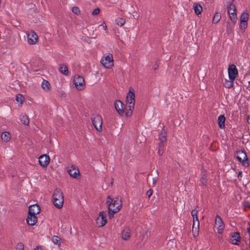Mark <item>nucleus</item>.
<instances>
[{
  "label": "nucleus",
  "instance_id": "41",
  "mask_svg": "<svg viewBox=\"0 0 250 250\" xmlns=\"http://www.w3.org/2000/svg\"><path fill=\"white\" fill-rule=\"evenodd\" d=\"M159 147V150L158 151V154L160 156H162L164 153V151H163V150L162 149V147Z\"/></svg>",
  "mask_w": 250,
  "mask_h": 250
},
{
  "label": "nucleus",
  "instance_id": "16",
  "mask_svg": "<svg viewBox=\"0 0 250 250\" xmlns=\"http://www.w3.org/2000/svg\"><path fill=\"white\" fill-rule=\"evenodd\" d=\"M41 211V208L37 204L30 205L29 207L28 213L33 215H37Z\"/></svg>",
  "mask_w": 250,
  "mask_h": 250
},
{
  "label": "nucleus",
  "instance_id": "46",
  "mask_svg": "<svg viewBox=\"0 0 250 250\" xmlns=\"http://www.w3.org/2000/svg\"><path fill=\"white\" fill-rule=\"evenodd\" d=\"M248 123L250 124V115L247 118Z\"/></svg>",
  "mask_w": 250,
  "mask_h": 250
},
{
  "label": "nucleus",
  "instance_id": "37",
  "mask_svg": "<svg viewBox=\"0 0 250 250\" xmlns=\"http://www.w3.org/2000/svg\"><path fill=\"white\" fill-rule=\"evenodd\" d=\"M17 250H24V245L22 243H20L17 244L16 246Z\"/></svg>",
  "mask_w": 250,
  "mask_h": 250
},
{
  "label": "nucleus",
  "instance_id": "44",
  "mask_svg": "<svg viewBox=\"0 0 250 250\" xmlns=\"http://www.w3.org/2000/svg\"><path fill=\"white\" fill-rule=\"evenodd\" d=\"M100 26L102 27L103 28V29L104 30H106V29H107V26H106V25L105 24V23L104 22L102 24H101Z\"/></svg>",
  "mask_w": 250,
  "mask_h": 250
},
{
  "label": "nucleus",
  "instance_id": "15",
  "mask_svg": "<svg viewBox=\"0 0 250 250\" xmlns=\"http://www.w3.org/2000/svg\"><path fill=\"white\" fill-rule=\"evenodd\" d=\"M68 172L70 176L74 178H78L80 175L79 169L74 166H72L68 169Z\"/></svg>",
  "mask_w": 250,
  "mask_h": 250
},
{
  "label": "nucleus",
  "instance_id": "26",
  "mask_svg": "<svg viewBox=\"0 0 250 250\" xmlns=\"http://www.w3.org/2000/svg\"><path fill=\"white\" fill-rule=\"evenodd\" d=\"M221 18V13L218 12H215L212 19V23L214 24H216L220 21Z\"/></svg>",
  "mask_w": 250,
  "mask_h": 250
},
{
  "label": "nucleus",
  "instance_id": "1",
  "mask_svg": "<svg viewBox=\"0 0 250 250\" xmlns=\"http://www.w3.org/2000/svg\"><path fill=\"white\" fill-rule=\"evenodd\" d=\"M135 97L134 89L132 87H130L126 98L125 116L126 117H130L132 115L134 108Z\"/></svg>",
  "mask_w": 250,
  "mask_h": 250
},
{
  "label": "nucleus",
  "instance_id": "4",
  "mask_svg": "<svg viewBox=\"0 0 250 250\" xmlns=\"http://www.w3.org/2000/svg\"><path fill=\"white\" fill-rule=\"evenodd\" d=\"M100 62L104 68L112 69L114 66V59L112 54L110 53L104 54L101 59Z\"/></svg>",
  "mask_w": 250,
  "mask_h": 250
},
{
  "label": "nucleus",
  "instance_id": "24",
  "mask_svg": "<svg viewBox=\"0 0 250 250\" xmlns=\"http://www.w3.org/2000/svg\"><path fill=\"white\" fill-rule=\"evenodd\" d=\"M60 72L65 76L68 75V70L67 66L64 64H60L59 66Z\"/></svg>",
  "mask_w": 250,
  "mask_h": 250
},
{
  "label": "nucleus",
  "instance_id": "34",
  "mask_svg": "<svg viewBox=\"0 0 250 250\" xmlns=\"http://www.w3.org/2000/svg\"><path fill=\"white\" fill-rule=\"evenodd\" d=\"M24 101V97L21 94H17L16 96V101L21 104Z\"/></svg>",
  "mask_w": 250,
  "mask_h": 250
},
{
  "label": "nucleus",
  "instance_id": "30",
  "mask_svg": "<svg viewBox=\"0 0 250 250\" xmlns=\"http://www.w3.org/2000/svg\"><path fill=\"white\" fill-rule=\"evenodd\" d=\"M199 211V207L198 206H196L195 208L191 211V215L192 216L193 219H198V212Z\"/></svg>",
  "mask_w": 250,
  "mask_h": 250
},
{
  "label": "nucleus",
  "instance_id": "33",
  "mask_svg": "<svg viewBox=\"0 0 250 250\" xmlns=\"http://www.w3.org/2000/svg\"><path fill=\"white\" fill-rule=\"evenodd\" d=\"M193 226H192V229H199V221L198 218V219H193Z\"/></svg>",
  "mask_w": 250,
  "mask_h": 250
},
{
  "label": "nucleus",
  "instance_id": "18",
  "mask_svg": "<svg viewBox=\"0 0 250 250\" xmlns=\"http://www.w3.org/2000/svg\"><path fill=\"white\" fill-rule=\"evenodd\" d=\"M41 87L44 92L47 93L50 92L51 90V84L48 81L44 79L42 81Z\"/></svg>",
  "mask_w": 250,
  "mask_h": 250
},
{
  "label": "nucleus",
  "instance_id": "36",
  "mask_svg": "<svg viewBox=\"0 0 250 250\" xmlns=\"http://www.w3.org/2000/svg\"><path fill=\"white\" fill-rule=\"evenodd\" d=\"M72 11L74 14L76 15H79L80 14V10L78 7L74 6L72 7Z\"/></svg>",
  "mask_w": 250,
  "mask_h": 250
},
{
  "label": "nucleus",
  "instance_id": "8",
  "mask_svg": "<svg viewBox=\"0 0 250 250\" xmlns=\"http://www.w3.org/2000/svg\"><path fill=\"white\" fill-rule=\"evenodd\" d=\"M228 12L230 20L233 23L237 21L236 8L234 4L226 5Z\"/></svg>",
  "mask_w": 250,
  "mask_h": 250
},
{
  "label": "nucleus",
  "instance_id": "2",
  "mask_svg": "<svg viewBox=\"0 0 250 250\" xmlns=\"http://www.w3.org/2000/svg\"><path fill=\"white\" fill-rule=\"evenodd\" d=\"M106 205L108 210L112 211L113 213L118 212L122 208V201L119 197H111L109 196L107 197Z\"/></svg>",
  "mask_w": 250,
  "mask_h": 250
},
{
  "label": "nucleus",
  "instance_id": "10",
  "mask_svg": "<svg viewBox=\"0 0 250 250\" xmlns=\"http://www.w3.org/2000/svg\"><path fill=\"white\" fill-rule=\"evenodd\" d=\"M215 226L219 234H222L225 229V224L221 217L217 215L215 219Z\"/></svg>",
  "mask_w": 250,
  "mask_h": 250
},
{
  "label": "nucleus",
  "instance_id": "21",
  "mask_svg": "<svg viewBox=\"0 0 250 250\" xmlns=\"http://www.w3.org/2000/svg\"><path fill=\"white\" fill-rule=\"evenodd\" d=\"M240 239V234L238 232L234 233L230 238V242L233 245H237Z\"/></svg>",
  "mask_w": 250,
  "mask_h": 250
},
{
  "label": "nucleus",
  "instance_id": "20",
  "mask_svg": "<svg viewBox=\"0 0 250 250\" xmlns=\"http://www.w3.org/2000/svg\"><path fill=\"white\" fill-rule=\"evenodd\" d=\"M130 230L127 227L123 229L121 232V237L124 240H127L130 237Z\"/></svg>",
  "mask_w": 250,
  "mask_h": 250
},
{
  "label": "nucleus",
  "instance_id": "35",
  "mask_svg": "<svg viewBox=\"0 0 250 250\" xmlns=\"http://www.w3.org/2000/svg\"><path fill=\"white\" fill-rule=\"evenodd\" d=\"M248 26V22H243L242 21H240V28L241 30H244L247 28Z\"/></svg>",
  "mask_w": 250,
  "mask_h": 250
},
{
  "label": "nucleus",
  "instance_id": "43",
  "mask_svg": "<svg viewBox=\"0 0 250 250\" xmlns=\"http://www.w3.org/2000/svg\"><path fill=\"white\" fill-rule=\"evenodd\" d=\"M112 211L108 210V215L110 219H112L113 217L114 214Z\"/></svg>",
  "mask_w": 250,
  "mask_h": 250
},
{
  "label": "nucleus",
  "instance_id": "5",
  "mask_svg": "<svg viewBox=\"0 0 250 250\" xmlns=\"http://www.w3.org/2000/svg\"><path fill=\"white\" fill-rule=\"evenodd\" d=\"M27 42L30 45L35 44L38 42V36L33 30L26 32Z\"/></svg>",
  "mask_w": 250,
  "mask_h": 250
},
{
  "label": "nucleus",
  "instance_id": "49",
  "mask_svg": "<svg viewBox=\"0 0 250 250\" xmlns=\"http://www.w3.org/2000/svg\"><path fill=\"white\" fill-rule=\"evenodd\" d=\"M245 206H247V207L249 206V204H248V203H245Z\"/></svg>",
  "mask_w": 250,
  "mask_h": 250
},
{
  "label": "nucleus",
  "instance_id": "47",
  "mask_svg": "<svg viewBox=\"0 0 250 250\" xmlns=\"http://www.w3.org/2000/svg\"><path fill=\"white\" fill-rule=\"evenodd\" d=\"M202 183L203 185H206V182L205 181L204 177H203V180L202 181Z\"/></svg>",
  "mask_w": 250,
  "mask_h": 250
},
{
  "label": "nucleus",
  "instance_id": "12",
  "mask_svg": "<svg viewBox=\"0 0 250 250\" xmlns=\"http://www.w3.org/2000/svg\"><path fill=\"white\" fill-rule=\"evenodd\" d=\"M228 71L229 79L235 80L238 75V70L236 66L233 64L229 65Z\"/></svg>",
  "mask_w": 250,
  "mask_h": 250
},
{
  "label": "nucleus",
  "instance_id": "27",
  "mask_svg": "<svg viewBox=\"0 0 250 250\" xmlns=\"http://www.w3.org/2000/svg\"><path fill=\"white\" fill-rule=\"evenodd\" d=\"M235 80H227L225 81L224 85L226 88H230L234 85V81Z\"/></svg>",
  "mask_w": 250,
  "mask_h": 250
},
{
  "label": "nucleus",
  "instance_id": "40",
  "mask_svg": "<svg viewBox=\"0 0 250 250\" xmlns=\"http://www.w3.org/2000/svg\"><path fill=\"white\" fill-rule=\"evenodd\" d=\"M153 193V191L151 189H149L146 192V195H147L148 198H149L152 195Z\"/></svg>",
  "mask_w": 250,
  "mask_h": 250
},
{
  "label": "nucleus",
  "instance_id": "17",
  "mask_svg": "<svg viewBox=\"0 0 250 250\" xmlns=\"http://www.w3.org/2000/svg\"><path fill=\"white\" fill-rule=\"evenodd\" d=\"M37 221L38 218L36 215L28 213L26 219V222L29 226H34L37 223Z\"/></svg>",
  "mask_w": 250,
  "mask_h": 250
},
{
  "label": "nucleus",
  "instance_id": "7",
  "mask_svg": "<svg viewBox=\"0 0 250 250\" xmlns=\"http://www.w3.org/2000/svg\"><path fill=\"white\" fill-rule=\"evenodd\" d=\"M95 128L99 132L102 131L103 119L99 115H95L92 119Z\"/></svg>",
  "mask_w": 250,
  "mask_h": 250
},
{
  "label": "nucleus",
  "instance_id": "32",
  "mask_svg": "<svg viewBox=\"0 0 250 250\" xmlns=\"http://www.w3.org/2000/svg\"><path fill=\"white\" fill-rule=\"evenodd\" d=\"M125 22V20L122 18H118L116 19V24L120 26H122Z\"/></svg>",
  "mask_w": 250,
  "mask_h": 250
},
{
  "label": "nucleus",
  "instance_id": "11",
  "mask_svg": "<svg viewBox=\"0 0 250 250\" xmlns=\"http://www.w3.org/2000/svg\"><path fill=\"white\" fill-rule=\"evenodd\" d=\"M106 213L105 211L99 212V216L96 218V222L98 227H102L106 224Z\"/></svg>",
  "mask_w": 250,
  "mask_h": 250
},
{
  "label": "nucleus",
  "instance_id": "14",
  "mask_svg": "<svg viewBox=\"0 0 250 250\" xmlns=\"http://www.w3.org/2000/svg\"><path fill=\"white\" fill-rule=\"evenodd\" d=\"M123 104L119 100H117L114 103V106L117 112L120 114H123L124 111L125 112V109L123 108Z\"/></svg>",
  "mask_w": 250,
  "mask_h": 250
},
{
  "label": "nucleus",
  "instance_id": "28",
  "mask_svg": "<svg viewBox=\"0 0 250 250\" xmlns=\"http://www.w3.org/2000/svg\"><path fill=\"white\" fill-rule=\"evenodd\" d=\"M249 15L248 13L247 12H243L241 17L240 21H242L243 22H247L249 20Z\"/></svg>",
  "mask_w": 250,
  "mask_h": 250
},
{
  "label": "nucleus",
  "instance_id": "42",
  "mask_svg": "<svg viewBox=\"0 0 250 250\" xmlns=\"http://www.w3.org/2000/svg\"><path fill=\"white\" fill-rule=\"evenodd\" d=\"M226 2V5H230V4H233V2L234 1V0H225Z\"/></svg>",
  "mask_w": 250,
  "mask_h": 250
},
{
  "label": "nucleus",
  "instance_id": "38",
  "mask_svg": "<svg viewBox=\"0 0 250 250\" xmlns=\"http://www.w3.org/2000/svg\"><path fill=\"white\" fill-rule=\"evenodd\" d=\"M199 230V229H192L193 235L194 237H196L198 235Z\"/></svg>",
  "mask_w": 250,
  "mask_h": 250
},
{
  "label": "nucleus",
  "instance_id": "13",
  "mask_svg": "<svg viewBox=\"0 0 250 250\" xmlns=\"http://www.w3.org/2000/svg\"><path fill=\"white\" fill-rule=\"evenodd\" d=\"M50 161V157L47 154L42 155L39 157V164L43 168L48 166Z\"/></svg>",
  "mask_w": 250,
  "mask_h": 250
},
{
  "label": "nucleus",
  "instance_id": "39",
  "mask_svg": "<svg viewBox=\"0 0 250 250\" xmlns=\"http://www.w3.org/2000/svg\"><path fill=\"white\" fill-rule=\"evenodd\" d=\"M100 9L98 8H95L93 11H92V15H98L100 12Z\"/></svg>",
  "mask_w": 250,
  "mask_h": 250
},
{
  "label": "nucleus",
  "instance_id": "23",
  "mask_svg": "<svg viewBox=\"0 0 250 250\" xmlns=\"http://www.w3.org/2000/svg\"><path fill=\"white\" fill-rule=\"evenodd\" d=\"M193 8L195 13L198 15L200 14L203 11L202 6L198 3H194L193 5Z\"/></svg>",
  "mask_w": 250,
  "mask_h": 250
},
{
  "label": "nucleus",
  "instance_id": "29",
  "mask_svg": "<svg viewBox=\"0 0 250 250\" xmlns=\"http://www.w3.org/2000/svg\"><path fill=\"white\" fill-rule=\"evenodd\" d=\"M20 120L21 122L25 125H28L29 121L28 117L25 115H22L20 117Z\"/></svg>",
  "mask_w": 250,
  "mask_h": 250
},
{
  "label": "nucleus",
  "instance_id": "48",
  "mask_svg": "<svg viewBox=\"0 0 250 250\" xmlns=\"http://www.w3.org/2000/svg\"><path fill=\"white\" fill-rule=\"evenodd\" d=\"M156 182V179H153V184H155Z\"/></svg>",
  "mask_w": 250,
  "mask_h": 250
},
{
  "label": "nucleus",
  "instance_id": "9",
  "mask_svg": "<svg viewBox=\"0 0 250 250\" xmlns=\"http://www.w3.org/2000/svg\"><path fill=\"white\" fill-rule=\"evenodd\" d=\"M237 158L239 161L242 163V165L248 167L249 166L248 159L246 153L243 150H239L237 151Z\"/></svg>",
  "mask_w": 250,
  "mask_h": 250
},
{
  "label": "nucleus",
  "instance_id": "22",
  "mask_svg": "<svg viewBox=\"0 0 250 250\" xmlns=\"http://www.w3.org/2000/svg\"><path fill=\"white\" fill-rule=\"evenodd\" d=\"M226 118L223 115H220L218 118V124L220 128L223 129L225 126Z\"/></svg>",
  "mask_w": 250,
  "mask_h": 250
},
{
  "label": "nucleus",
  "instance_id": "6",
  "mask_svg": "<svg viewBox=\"0 0 250 250\" xmlns=\"http://www.w3.org/2000/svg\"><path fill=\"white\" fill-rule=\"evenodd\" d=\"M73 83L75 87L79 90L84 89L85 82L83 78L79 75H75L74 76Z\"/></svg>",
  "mask_w": 250,
  "mask_h": 250
},
{
  "label": "nucleus",
  "instance_id": "3",
  "mask_svg": "<svg viewBox=\"0 0 250 250\" xmlns=\"http://www.w3.org/2000/svg\"><path fill=\"white\" fill-rule=\"evenodd\" d=\"M52 202L56 208H62L64 203V197L60 189L57 188L54 191L52 195Z\"/></svg>",
  "mask_w": 250,
  "mask_h": 250
},
{
  "label": "nucleus",
  "instance_id": "31",
  "mask_svg": "<svg viewBox=\"0 0 250 250\" xmlns=\"http://www.w3.org/2000/svg\"><path fill=\"white\" fill-rule=\"evenodd\" d=\"M53 242L54 244L60 246L62 244V241L60 237L58 236L54 235L53 237Z\"/></svg>",
  "mask_w": 250,
  "mask_h": 250
},
{
  "label": "nucleus",
  "instance_id": "25",
  "mask_svg": "<svg viewBox=\"0 0 250 250\" xmlns=\"http://www.w3.org/2000/svg\"><path fill=\"white\" fill-rule=\"evenodd\" d=\"M1 138L3 141L7 142L10 140L11 135L8 132L5 131L2 133Z\"/></svg>",
  "mask_w": 250,
  "mask_h": 250
},
{
  "label": "nucleus",
  "instance_id": "45",
  "mask_svg": "<svg viewBox=\"0 0 250 250\" xmlns=\"http://www.w3.org/2000/svg\"><path fill=\"white\" fill-rule=\"evenodd\" d=\"M34 250H43V249L41 246H37Z\"/></svg>",
  "mask_w": 250,
  "mask_h": 250
},
{
  "label": "nucleus",
  "instance_id": "19",
  "mask_svg": "<svg viewBox=\"0 0 250 250\" xmlns=\"http://www.w3.org/2000/svg\"><path fill=\"white\" fill-rule=\"evenodd\" d=\"M159 146L160 147H163L164 144L167 141V132L165 131H163L159 135Z\"/></svg>",
  "mask_w": 250,
  "mask_h": 250
},
{
  "label": "nucleus",
  "instance_id": "50",
  "mask_svg": "<svg viewBox=\"0 0 250 250\" xmlns=\"http://www.w3.org/2000/svg\"><path fill=\"white\" fill-rule=\"evenodd\" d=\"M249 84H250V82H249Z\"/></svg>",
  "mask_w": 250,
  "mask_h": 250
}]
</instances>
